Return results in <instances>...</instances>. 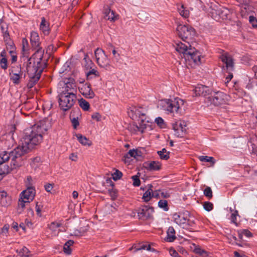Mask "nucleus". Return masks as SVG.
Wrapping results in <instances>:
<instances>
[{"mask_svg": "<svg viewBox=\"0 0 257 257\" xmlns=\"http://www.w3.org/2000/svg\"><path fill=\"white\" fill-rule=\"evenodd\" d=\"M48 120H41L32 126L24 131V136L22 143L15 149L22 156L31 151L35 146L42 141L43 134L49 128Z\"/></svg>", "mask_w": 257, "mask_h": 257, "instance_id": "obj_1", "label": "nucleus"}, {"mask_svg": "<svg viewBox=\"0 0 257 257\" xmlns=\"http://www.w3.org/2000/svg\"><path fill=\"white\" fill-rule=\"evenodd\" d=\"M0 155V175L8 174L22 165V156L15 149L10 152H3Z\"/></svg>", "mask_w": 257, "mask_h": 257, "instance_id": "obj_2", "label": "nucleus"}, {"mask_svg": "<svg viewBox=\"0 0 257 257\" xmlns=\"http://www.w3.org/2000/svg\"><path fill=\"white\" fill-rule=\"evenodd\" d=\"M40 53H37L35 58H33L30 61L29 64L26 65V70L29 76L30 80L28 83L29 88H32L34 85L39 81L41 76V74L44 69L47 67V62H40L41 56Z\"/></svg>", "mask_w": 257, "mask_h": 257, "instance_id": "obj_3", "label": "nucleus"}, {"mask_svg": "<svg viewBox=\"0 0 257 257\" xmlns=\"http://www.w3.org/2000/svg\"><path fill=\"white\" fill-rule=\"evenodd\" d=\"M178 53L186 61H188L189 65L195 66L202 63L203 57L201 53L194 48H191L189 43H178Z\"/></svg>", "mask_w": 257, "mask_h": 257, "instance_id": "obj_4", "label": "nucleus"}, {"mask_svg": "<svg viewBox=\"0 0 257 257\" xmlns=\"http://www.w3.org/2000/svg\"><path fill=\"white\" fill-rule=\"evenodd\" d=\"M40 53L41 55L40 62H42V61H44V62H47L48 58L46 56H44V50L42 49V48H39L35 53L32 55V56L30 58L29 57V44L28 40L26 38H23L22 39V55L20 57L21 62H24V66L27 64H29L30 62V60L33 58H35L34 56L37 53ZM32 62V61H31Z\"/></svg>", "mask_w": 257, "mask_h": 257, "instance_id": "obj_5", "label": "nucleus"}, {"mask_svg": "<svg viewBox=\"0 0 257 257\" xmlns=\"http://www.w3.org/2000/svg\"><path fill=\"white\" fill-rule=\"evenodd\" d=\"M230 100V97L225 93L217 91L211 93L210 96L206 97L205 102L208 106H220L227 104Z\"/></svg>", "mask_w": 257, "mask_h": 257, "instance_id": "obj_6", "label": "nucleus"}, {"mask_svg": "<svg viewBox=\"0 0 257 257\" xmlns=\"http://www.w3.org/2000/svg\"><path fill=\"white\" fill-rule=\"evenodd\" d=\"M58 102L60 108L64 111L69 110L76 101V95L60 93L58 96Z\"/></svg>", "mask_w": 257, "mask_h": 257, "instance_id": "obj_7", "label": "nucleus"}, {"mask_svg": "<svg viewBox=\"0 0 257 257\" xmlns=\"http://www.w3.org/2000/svg\"><path fill=\"white\" fill-rule=\"evenodd\" d=\"M61 85H63L60 93L76 95L77 85L75 80L72 78H65L60 82Z\"/></svg>", "mask_w": 257, "mask_h": 257, "instance_id": "obj_8", "label": "nucleus"}, {"mask_svg": "<svg viewBox=\"0 0 257 257\" xmlns=\"http://www.w3.org/2000/svg\"><path fill=\"white\" fill-rule=\"evenodd\" d=\"M178 31H179V33L178 34V37L180 38L183 41L179 42L178 41V43H189L188 41V38L193 36L195 34V31L193 28L186 25H180L179 26H178Z\"/></svg>", "mask_w": 257, "mask_h": 257, "instance_id": "obj_9", "label": "nucleus"}, {"mask_svg": "<svg viewBox=\"0 0 257 257\" xmlns=\"http://www.w3.org/2000/svg\"><path fill=\"white\" fill-rule=\"evenodd\" d=\"M94 54L97 63L100 67L105 68L110 67V61L102 49L97 48L95 50Z\"/></svg>", "mask_w": 257, "mask_h": 257, "instance_id": "obj_10", "label": "nucleus"}, {"mask_svg": "<svg viewBox=\"0 0 257 257\" xmlns=\"http://www.w3.org/2000/svg\"><path fill=\"white\" fill-rule=\"evenodd\" d=\"M220 59L222 62L225 64V67L228 71V75L226 78V82L225 83H226L233 77V74L230 71L233 70L234 62L232 57L227 53L222 54L220 56Z\"/></svg>", "mask_w": 257, "mask_h": 257, "instance_id": "obj_11", "label": "nucleus"}, {"mask_svg": "<svg viewBox=\"0 0 257 257\" xmlns=\"http://www.w3.org/2000/svg\"><path fill=\"white\" fill-rule=\"evenodd\" d=\"M35 194V188L32 186V184H30L28 185L27 189L21 193V199H26V201L30 202L34 199Z\"/></svg>", "mask_w": 257, "mask_h": 257, "instance_id": "obj_12", "label": "nucleus"}, {"mask_svg": "<svg viewBox=\"0 0 257 257\" xmlns=\"http://www.w3.org/2000/svg\"><path fill=\"white\" fill-rule=\"evenodd\" d=\"M211 17L217 21L227 19V11L226 10H222L220 8L212 9L210 12Z\"/></svg>", "mask_w": 257, "mask_h": 257, "instance_id": "obj_13", "label": "nucleus"}, {"mask_svg": "<svg viewBox=\"0 0 257 257\" xmlns=\"http://www.w3.org/2000/svg\"><path fill=\"white\" fill-rule=\"evenodd\" d=\"M154 211V210L153 207L144 206L139 209L138 211V216L141 219L146 220L151 217Z\"/></svg>", "mask_w": 257, "mask_h": 257, "instance_id": "obj_14", "label": "nucleus"}, {"mask_svg": "<svg viewBox=\"0 0 257 257\" xmlns=\"http://www.w3.org/2000/svg\"><path fill=\"white\" fill-rule=\"evenodd\" d=\"M78 89L80 92L86 98H92L95 96L94 93L91 89L90 83L83 84L81 86L78 87Z\"/></svg>", "mask_w": 257, "mask_h": 257, "instance_id": "obj_15", "label": "nucleus"}, {"mask_svg": "<svg viewBox=\"0 0 257 257\" xmlns=\"http://www.w3.org/2000/svg\"><path fill=\"white\" fill-rule=\"evenodd\" d=\"M174 106L172 100L170 99L162 100L158 105L160 109L166 111L168 113L173 112Z\"/></svg>", "mask_w": 257, "mask_h": 257, "instance_id": "obj_16", "label": "nucleus"}, {"mask_svg": "<svg viewBox=\"0 0 257 257\" xmlns=\"http://www.w3.org/2000/svg\"><path fill=\"white\" fill-rule=\"evenodd\" d=\"M194 93L196 96H205L210 93V89L204 85H197L194 89Z\"/></svg>", "mask_w": 257, "mask_h": 257, "instance_id": "obj_17", "label": "nucleus"}, {"mask_svg": "<svg viewBox=\"0 0 257 257\" xmlns=\"http://www.w3.org/2000/svg\"><path fill=\"white\" fill-rule=\"evenodd\" d=\"M188 123L185 120H180L179 125L178 126V137L183 138L186 134L187 130Z\"/></svg>", "mask_w": 257, "mask_h": 257, "instance_id": "obj_18", "label": "nucleus"}, {"mask_svg": "<svg viewBox=\"0 0 257 257\" xmlns=\"http://www.w3.org/2000/svg\"><path fill=\"white\" fill-rule=\"evenodd\" d=\"M161 164L158 161L147 162L144 163V167L149 171H158L161 169Z\"/></svg>", "mask_w": 257, "mask_h": 257, "instance_id": "obj_19", "label": "nucleus"}, {"mask_svg": "<svg viewBox=\"0 0 257 257\" xmlns=\"http://www.w3.org/2000/svg\"><path fill=\"white\" fill-rule=\"evenodd\" d=\"M30 41L32 46L34 49L38 50L39 48H41L40 47V38L37 33L35 32L31 33Z\"/></svg>", "mask_w": 257, "mask_h": 257, "instance_id": "obj_20", "label": "nucleus"}, {"mask_svg": "<svg viewBox=\"0 0 257 257\" xmlns=\"http://www.w3.org/2000/svg\"><path fill=\"white\" fill-rule=\"evenodd\" d=\"M188 212L185 214L178 215V225L182 226L183 228H185L188 225Z\"/></svg>", "mask_w": 257, "mask_h": 257, "instance_id": "obj_21", "label": "nucleus"}, {"mask_svg": "<svg viewBox=\"0 0 257 257\" xmlns=\"http://www.w3.org/2000/svg\"><path fill=\"white\" fill-rule=\"evenodd\" d=\"M104 14L105 19L112 22L117 20L119 17L118 15L116 14L114 11L110 9H106Z\"/></svg>", "mask_w": 257, "mask_h": 257, "instance_id": "obj_22", "label": "nucleus"}, {"mask_svg": "<svg viewBox=\"0 0 257 257\" xmlns=\"http://www.w3.org/2000/svg\"><path fill=\"white\" fill-rule=\"evenodd\" d=\"M61 223L58 222H52L48 225V228L52 231L53 234L55 236L58 235L60 229L59 227L61 226Z\"/></svg>", "mask_w": 257, "mask_h": 257, "instance_id": "obj_23", "label": "nucleus"}, {"mask_svg": "<svg viewBox=\"0 0 257 257\" xmlns=\"http://www.w3.org/2000/svg\"><path fill=\"white\" fill-rule=\"evenodd\" d=\"M85 74L87 80H90L96 77H99L100 76L99 73L96 70V67L85 71Z\"/></svg>", "mask_w": 257, "mask_h": 257, "instance_id": "obj_24", "label": "nucleus"}, {"mask_svg": "<svg viewBox=\"0 0 257 257\" xmlns=\"http://www.w3.org/2000/svg\"><path fill=\"white\" fill-rule=\"evenodd\" d=\"M187 104L184 100L178 99V113L183 114L185 113Z\"/></svg>", "mask_w": 257, "mask_h": 257, "instance_id": "obj_25", "label": "nucleus"}, {"mask_svg": "<svg viewBox=\"0 0 257 257\" xmlns=\"http://www.w3.org/2000/svg\"><path fill=\"white\" fill-rule=\"evenodd\" d=\"M84 60V72L87 71L94 67H95L94 64L89 58H88L87 55L83 59Z\"/></svg>", "mask_w": 257, "mask_h": 257, "instance_id": "obj_26", "label": "nucleus"}, {"mask_svg": "<svg viewBox=\"0 0 257 257\" xmlns=\"http://www.w3.org/2000/svg\"><path fill=\"white\" fill-rule=\"evenodd\" d=\"M167 236L166 240L168 242L174 241L176 237L175 236V230L173 227H169L167 232Z\"/></svg>", "mask_w": 257, "mask_h": 257, "instance_id": "obj_27", "label": "nucleus"}, {"mask_svg": "<svg viewBox=\"0 0 257 257\" xmlns=\"http://www.w3.org/2000/svg\"><path fill=\"white\" fill-rule=\"evenodd\" d=\"M40 28L45 35H48L49 34V24L44 17L42 18Z\"/></svg>", "mask_w": 257, "mask_h": 257, "instance_id": "obj_28", "label": "nucleus"}, {"mask_svg": "<svg viewBox=\"0 0 257 257\" xmlns=\"http://www.w3.org/2000/svg\"><path fill=\"white\" fill-rule=\"evenodd\" d=\"M77 140L82 145L90 146L92 145V142L86 137L78 134L76 135Z\"/></svg>", "mask_w": 257, "mask_h": 257, "instance_id": "obj_29", "label": "nucleus"}, {"mask_svg": "<svg viewBox=\"0 0 257 257\" xmlns=\"http://www.w3.org/2000/svg\"><path fill=\"white\" fill-rule=\"evenodd\" d=\"M148 190L144 193L143 199L144 201L148 202L150 200L151 198L152 197V185L151 184L148 185Z\"/></svg>", "mask_w": 257, "mask_h": 257, "instance_id": "obj_30", "label": "nucleus"}, {"mask_svg": "<svg viewBox=\"0 0 257 257\" xmlns=\"http://www.w3.org/2000/svg\"><path fill=\"white\" fill-rule=\"evenodd\" d=\"M141 152L138 150H130L124 156V157L129 158L130 157H134V158L138 159V157H141Z\"/></svg>", "mask_w": 257, "mask_h": 257, "instance_id": "obj_31", "label": "nucleus"}, {"mask_svg": "<svg viewBox=\"0 0 257 257\" xmlns=\"http://www.w3.org/2000/svg\"><path fill=\"white\" fill-rule=\"evenodd\" d=\"M193 251L195 253L200 255L202 257H208L209 255V253L207 251L199 246H195Z\"/></svg>", "mask_w": 257, "mask_h": 257, "instance_id": "obj_32", "label": "nucleus"}, {"mask_svg": "<svg viewBox=\"0 0 257 257\" xmlns=\"http://www.w3.org/2000/svg\"><path fill=\"white\" fill-rule=\"evenodd\" d=\"M74 241L72 240H69L65 243L63 246V251L65 253L67 254H71V249L70 248V246L72 245Z\"/></svg>", "mask_w": 257, "mask_h": 257, "instance_id": "obj_33", "label": "nucleus"}, {"mask_svg": "<svg viewBox=\"0 0 257 257\" xmlns=\"http://www.w3.org/2000/svg\"><path fill=\"white\" fill-rule=\"evenodd\" d=\"M42 162L41 158L40 157H36L31 159L30 164L33 168H36L41 164Z\"/></svg>", "mask_w": 257, "mask_h": 257, "instance_id": "obj_34", "label": "nucleus"}, {"mask_svg": "<svg viewBox=\"0 0 257 257\" xmlns=\"http://www.w3.org/2000/svg\"><path fill=\"white\" fill-rule=\"evenodd\" d=\"M179 13L180 16L184 18H188L190 15L189 10L185 8L183 5H182L181 8L179 9Z\"/></svg>", "mask_w": 257, "mask_h": 257, "instance_id": "obj_35", "label": "nucleus"}, {"mask_svg": "<svg viewBox=\"0 0 257 257\" xmlns=\"http://www.w3.org/2000/svg\"><path fill=\"white\" fill-rule=\"evenodd\" d=\"M2 32L3 34L4 39L5 41H7L10 39L9 33L8 31V27L6 25L1 26Z\"/></svg>", "mask_w": 257, "mask_h": 257, "instance_id": "obj_36", "label": "nucleus"}, {"mask_svg": "<svg viewBox=\"0 0 257 257\" xmlns=\"http://www.w3.org/2000/svg\"><path fill=\"white\" fill-rule=\"evenodd\" d=\"M198 158L199 160L202 162H211L212 165H213L215 163V161L212 157H208L207 156H200L198 157Z\"/></svg>", "mask_w": 257, "mask_h": 257, "instance_id": "obj_37", "label": "nucleus"}, {"mask_svg": "<svg viewBox=\"0 0 257 257\" xmlns=\"http://www.w3.org/2000/svg\"><path fill=\"white\" fill-rule=\"evenodd\" d=\"M238 237L240 239H242L243 236L244 235L247 237H250L252 236V233L248 230L243 229L238 231Z\"/></svg>", "mask_w": 257, "mask_h": 257, "instance_id": "obj_38", "label": "nucleus"}, {"mask_svg": "<svg viewBox=\"0 0 257 257\" xmlns=\"http://www.w3.org/2000/svg\"><path fill=\"white\" fill-rule=\"evenodd\" d=\"M22 75H20L18 74L14 73L10 76V79L15 84H18L20 83V79L22 78Z\"/></svg>", "mask_w": 257, "mask_h": 257, "instance_id": "obj_39", "label": "nucleus"}, {"mask_svg": "<svg viewBox=\"0 0 257 257\" xmlns=\"http://www.w3.org/2000/svg\"><path fill=\"white\" fill-rule=\"evenodd\" d=\"M79 105L85 111L88 110L90 107L89 103L83 98L79 100Z\"/></svg>", "mask_w": 257, "mask_h": 257, "instance_id": "obj_40", "label": "nucleus"}, {"mask_svg": "<svg viewBox=\"0 0 257 257\" xmlns=\"http://www.w3.org/2000/svg\"><path fill=\"white\" fill-rule=\"evenodd\" d=\"M158 206L159 207L163 209L164 211H167L169 210L168 202L166 200H160L158 202Z\"/></svg>", "mask_w": 257, "mask_h": 257, "instance_id": "obj_41", "label": "nucleus"}, {"mask_svg": "<svg viewBox=\"0 0 257 257\" xmlns=\"http://www.w3.org/2000/svg\"><path fill=\"white\" fill-rule=\"evenodd\" d=\"M21 257H32L29 250L26 247H23L20 252Z\"/></svg>", "mask_w": 257, "mask_h": 257, "instance_id": "obj_42", "label": "nucleus"}, {"mask_svg": "<svg viewBox=\"0 0 257 257\" xmlns=\"http://www.w3.org/2000/svg\"><path fill=\"white\" fill-rule=\"evenodd\" d=\"M122 176L121 172L118 170L116 169L115 171L112 174V178L114 181L120 179Z\"/></svg>", "mask_w": 257, "mask_h": 257, "instance_id": "obj_43", "label": "nucleus"}, {"mask_svg": "<svg viewBox=\"0 0 257 257\" xmlns=\"http://www.w3.org/2000/svg\"><path fill=\"white\" fill-rule=\"evenodd\" d=\"M155 122L161 128L165 127L166 125H165V122L162 117H158L156 118L155 119Z\"/></svg>", "mask_w": 257, "mask_h": 257, "instance_id": "obj_44", "label": "nucleus"}, {"mask_svg": "<svg viewBox=\"0 0 257 257\" xmlns=\"http://www.w3.org/2000/svg\"><path fill=\"white\" fill-rule=\"evenodd\" d=\"M204 195L210 199L212 197V191L210 187H206L204 190Z\"/></svg>", "mask_w": 257, "mask_h": 257, "instance_id": "obj_45", "label": "nucleus"}, {"mask_svg": "<svg viewBox=\"0 0 257 257\" xmlns=\"http://www.w3.org/2000/svg\"><path fill=\"white\" fill-rule=\"evenodd\" d=\"M0 65L2 69L6 70L8 68V61L6 57H3L0 60Z\"/></svg>", "mask_w": 257, "mask_h": 257, "instance_id": "obj_46", "label": "nucleus"}, {"mask_svg": "<svg viewBox=\"0 0 257 257\" xmlns=\"http://www.w3.org/2000/svg\"><path fill=\"white\" fill-rule=\"evenodd\" d=\"M203 207L206 211H210L213 209V204L210 202H205L203 203Z\"/></svg>", "mask_w": 257, "mask_h": 257, "instance_id": "obj_47", "label": "nucleus"}, {"mask_svg": "<svg viewBox=\"0 0 257 257\" xmlns=\"http://www.w3.org/2000/svg\"><path fill=\"white\" fill-rule=\"evenodd\" d=\"M249 22L254 28H257V19L253 16H249Z\"/></svg>", "mask_w": 257, "mask_h": 257, "instance_id": "obj_48", "label": "nucleus"}, {"mask_svg": "<svg viewBox=\"0 0 257 257\" xmlns=\"http://www.w3.org/2000/svg\"><path fill=\"white\" fill-rule=\"evenodd\" d=\"M132 179H133L134 182L133 185L135 186H139L140 185V180L139 179V176L138 175L133 176L132 177Z\"/></svg>", "mask_w": 257, "mask_h": 257, "instance_id": "obj_49", "label": "nucleus"}, {"mask_svg": "<svg viewBox=\"0 0 257 257\" xmlns=\"http://www.w3.org/2000/svg\"><path fill=\"white\" fill-rule=\"evenodd\" d=\"M135 112V113L139 117L145 116L146 115L145 111L143 110L142 107L136 109Z\"/></svg>", "mask_w": 257, "mask_h": 257, "instance_id": "obj_50", "label": "nucleus"}, {"mask_svg": "<svg viewBox=\"0 0 257 257\" xmlns=\"http://www.w3.org/2000/svg\"><path fill=\"white\" fill-rule=\"evenodd\" d=\"M238 215V211L237 210L234 211L232 213L231 215V222L237 225L236 222V216Z\"/></svg>", "mask_w": 257, "mask_h": 257, "instance_id": "obj_51", "label": "nucleus"}, {"mask_svg": "<svg viewBox=\"0 0 257 257\" xmlns=\"http://www.w3.org/2000/svg\"><path fill=\"white\" fill-rule=\"evenodd\" d=\"M19 199V202H18V207L19 209H23L25 207V203H29L30 202L26 201V199Z\"/></svg>", "mask_w": 257, "mask_h": 257, "instance_id": "obj_52", "label": "nucleus"}, {"mask_svg": "<svg viewBox=\"0 0 257 257\" xmlns=\"http://www.w3.org/2000/svg\"><path fill=\"white\" fill-rule=\"evenodd\" d=\"M12 74L14 73L18 74L20 75H23V72L21 70V66H17L16 68H14L12 70Z\"/></svg>", "mask_w": 257, "mask_h": 257, "instance_id": "obj_53", "label": "nucleus"}, {"mask_svg": "<svg viewBox=\"0 0 257 257\" xmlns=\"http://www.w3.org/2000/svg\"><path fill=\"white\" fill-rule=\"evenodd\" d=\"M10 47L12 49L10 51V53H11V56H12V60H11L12 62V63L15 62H16V61L17 60V57L16 55H14V47L11 45H10Z\"/></svg>", "mask_w": 257, "mask_h": 257, "instance_id": "obj_54", "label": "nucleus"}, {"mask_svg": "<svg viewBox=\"0 0 257 257\" xmlns=\"http://www.w3.org/2000/svg\"><path fill=\"white\" fill-rule=\"evenodd\" d=\"M109 193L112 200H115L117 197V191L116 190L111 189L109 190Z\"/></svg>", "mask_w": 257, "mask_h": 257, "instance_id": "obj_55", "label": "nucleus"}, {"mask_svg": "<svg viewBox=\"0 0 257 257\" xmlns=\"http://www.w3.org/2000/svg\"><path fill=\"white\" fill-rule=\"evenodd\" d=\"M9 225L8 224H5L4 227L1 229V234L4 235H6L9 231Z\"/></svg>", "mask_w": 257, "mask_h": 257, "instance_id": "obj_56", "label": "nucleus"}, {"mask_svg": "<svg viewBox=\"0 0 257 257\" xmlns=\"http://www.w3.org/2000/svg\"><path fill=\"white\" fill-rule=\"evenodd\" d=\"M71 122L72 123V125L74 128H76L79 125V122L78 120V117L75 118L74 117L72 119Z\"/></svg>", "mask_w": 257, "mask_h": 257, "instance_id": "obj_57", "label": "nucleus"}, {"mask_svg": "<svg viewBox=\"0 0 257 257\" xmlns=\"http://www.w3.org/2000/svg\"><path fill=\"white\" fill-rule=\"evenodd\" d=\"M91 117L92 119L99 121L101 119V115L98 112H95L92 115Z\"/></svg>", "mask_w": 257, "mask_h": 257, "instance_id": "obj_58", "label": "nucleus"}, {"mask_svg": "<svg viewBox=\"0 0 257 257\" xmlns=\"http://www.w3.org/2000/svg\"><path fill=\"white\" fill-rule=\"evenodd\" d=\"M168 250L169 251L170 254L172 256L177 257V252L174 248L170 247L169 248Z\"/></svg>", "mask_w": 257, "mask_h": 257, "instance_id": "obj_59", "label": "nucleus"}, {"mask_svg": "<svg viewBox=\"0 0 257 257\" xmlns=\"http://www.w3.org/2000/svg\"><path fill=\"white\" fill-rule=\"evenodd\" d=\"M44 187L47 192H50L53 189V185L52 184H47L45 185Z\"/></svg>", "mask_w": 257, "mask_h": 257, "instance_id": "obj_60", "label": "nucleus"}, {"mask_svg": "<svg viewBox=\"0 0 257 257\" xmlns=\"http://www.w3.org/2000/svg\"><path fill=\"white\" fill-rule=\"evenodd\" d=\"M36 210L37 215L39 216H41V207L40 205H38V202L36 203Z\"/></svg>", "mask_w": 257, "mask_h": 257, "instance_id": "obj_61", "label": "nucleus"}, {"mask_svg": "<svg viewBox=\"0 0 257 257\" xmlns=\"http://www.w3.org/2000/svg\"><path fill=\"white\" fill-rule=\"evenodd\" d=\"M169 152H168L167 154H161V156H159L160 158L163 160H167L169 158Z\"/></svg>", "mask_w": 257, "mask_h": 257, "instance_id": "obj_62", "label": "nucleus"}, {"mask_svg": "<svg viewBox=\"0 0 257 257\" xmlns=\"http://www.w3.org/2000/svg\"><path fill=\"white\" fill-rule=\"evenodd\" d=\"M142 245V244L134 245V246H133V247L131 248H130V249H132L133 248H134L136 249L135 251H137L141 250V249H143Z\"/></svg>", "mask_w": 257, "mask_h": 257, "instance_id": "obj_63", "label": "nucleus"}, {"mask_svg": "<svg viewBox=\"0 0 257 257\" xmlns=\"http://www.w3.org/2000/svg\"><path fill=\"white\" fill-rule=\"evenodd\" d=\"M69 159L73 161H76L77 156L74 153H72L69 156Z\"/></svg>", "mask_w": 257, "mask_h": 257, "instance_id": "obj_64", "label": "nucleus"}]
</instances>
